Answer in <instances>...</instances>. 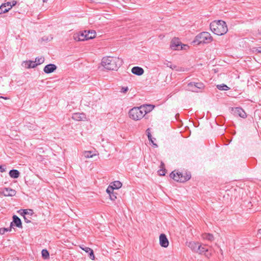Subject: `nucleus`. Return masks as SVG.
Listing matches in <instances>:
<instances>
[{"label": "nucleus", "mask_w": 261, "mask_h": 261, "mask_svg": "<svg viewBox=\"0 0 261 261\" xmlns=\"http://www.w3.org/2000/svg\"><path fill=\"white\" fill-rule=\"evenodd\" d=\"M123 60L114 57H103L102 59V65L108 70H117L122 65Z\"/></svg>", "instance_id": "1"}, {"label": "nucleus", "mask_w": 261, "mask_h": 261, "mask_svg": "<svg viewBox=\"0 0 261 261\" xmlns=\"http://www.w3.org/2000/svg\"><path fill=\"white\" fill-rule=\"evenodd\" d=\"M210 29L214 34L219 36L225 34L228 31L226 22L222 20L212 22L210 24Z\"/></svg>", "instance_id": "2"}, {"label": "nucleus", "mask_w": 261, "mask_h": 261, "mask_svg": "<svg viewBox=\"0 0 261 261\" xmlns=\"http://www.w3.org/2000/svg\"><path fill=\"white\" fill-rule=\"evenodd\" d=\"M213 38L209 33L203 32L195 37L193 42L199 44L201 43H208L211 42Z\"/></svg>", "instance_id": "3"}, {"label": "nucleus", "mask_w": 261, "mask_h": 261, "mask_svg": "<svg viewBox=\"0 0 261 261\" xmlns=\"http://www.w3.org/2000/svg\"><path fill=\"white\" fill-rule=\"evenodd\" d=\"M143 107H134L130 109L128 114L129 117L134 120L137 121L141 119L144 116Z\"/></svg>", "instance_id": "4"}, {"label": "nucleus", "mask_w": 261, "mask_h": 261, "mask_svg": "<svg viewBox=\"0 0 261 261\" xmlns=\"http://www.w3.org/2000/svg\"><path fill=\"white\" fill-rule=\"evenodd\" d=\"M170 176L175 181L184 182L190 179L191 174L187 172L184 174L180 172L175 173L173 171L170 173Z\"/></svg>", "instance_id": "5"}, {"label": "nucleus", "mask_w": 261, "mask_h": 261, "mask_svg": "<svg viewBox=\"0 0 261 261\" xmlns=\"http://www.w3.org/2000/svg\"><path fill=\"white\" fill-rule=\"evenodd\" d=\"M204 88L203 84L201 82H191L188 84L187 90L194 92H199Z\"/></svg>", "instance_id": "6"}, {"label": "nucleus", "mask_w": 261, "mask_h": 261, "mask_svg": "<svg viewBox=\"0 0 261 261\" xmlns=\"http://www.w3.org/2000/svg\"><path fill=\"white\" fill-rule=\"evenodd\" d=\"M186 45H181V43L177 39H174L172 41L170 47L173 50H179L185 49Z\"/></svg>", "instance_id": "7"}, {"label": "nucleus", "mask_w": 261, "mask_h": 261, "mask_svg": "<svg viewBox=\"0 0 261 261\" xmlns=\"http://www.w3.org/2000/svg\"><path fill=\"white\" fill-rule=\"evenodd\" d=\"M198 248L199 249L196 251V253L200 254H204L208 258L212 255V253L208 251V249L205 248V245H201L199 244Z\"/></svg>", "instance_id": "8"}, {"label": "nucleus", "mask_w": 261, "mask_h": 261, "mask_svg": "<svg viewBox=\"0 0 261 261\" xmlns=\"http://www.w3.org/2000/svg\"><path fill=\"white\" fill-rule=\"evenodd\" d=\"M86 31L75 33L73 36V39L76 41H83L87 40V36Z\"/></svg>", "instance_id": "9"}, {"label": "nucleus", "mask_w": 261, "mask_h": 261, "mask_svg": "<svg viewBox=\"0 0 261 261\" xmlns=\"http://www.w3.org/2000/svg\"><path fill=\"white\" fill-rule=\"evenodd\" d=\"M232 112L234 115L238 116L243 118L247 117L245 112L241 108H232Z\"/></svg>", "instance_id": "10"}, {"label": "nucleus", "mask_w": 261, "mask_h": 261, "mask_svg": "<svg viewBox=\"0 0 261 261\" xmlns=\"http://www.w3.org/2000/svg\"><path fill=\"white\" fill-rule=\"evenodd\" d=\"M159 240L160 244L162 247L166 248L168 246L169 241L165 234L162 233L160 236Z\"/></svg>", "instance_id": "11"}, {"label": "nucleus", "mask_w": 261, "mask_h": 261, "mask_svg": "<svg viewBox=\"0 0 261 261\" xmlns=\"http://www.w3.org/2000/svg\"><path fill=\"white\" fill-rule=\"evenodd\" d=\"M5 196H14L15 195L16 192L15 190L10 188H5L3 191L0 193Z\"/></svg>", "instance_id": "12"}, {"label": "nucleus", "mask_w": 261, "mask_h": 261, "mask_svg": "<svg viewBox=\"0 0 261 261\" xmlns=\"http://www.w3.org/2000/svg\"><path fill=\"white\" fill-rule=\"evenodd\" d=\"M57 67L53 64H49L46 65L43 69V71L46 73H50L56 70Z\"/></svg>", "instance_id": "13"}, {"label": "nucleus", "mask_w": 261, "mask_h": 261, "mask_svg": "<svg viewBox=\"0 0 261 261\" xmlns=\"http://www.w3.org/2000/svg\"><path fill=\"white\" fill-rule=\"evenodd\" d=\"M73 119L76 121H85L86 119V117L85 114L76 113H74L72 116Z\"/></svg>", "instance_id": "14"}, {"label": "nucleus", "mask_w": 261, "mask_h": 261, "mask_svg": "<svg viewBox=\"0 0 261 261\" xmlns=\"http://www.w3.org/2000/svg\"><path fill=\"white\" fill-rule=\"evenodd\" d=\"M18 228H22V224L20 219L16 215L13 216V221L11 223V227L13 225Z\"/></svg>", "instance_id": "15"}, {"label": "nucleus", "mask_w": 261, "mask_h": 261, "mask_svg": "<svg viewBox=\"0 0 261 261\" xmlns=\"http://www.w3.org/2000/svg\"><path fill=\"white\" fill-rule=\"evenodd\" d=\"M22 65L27 69L34 68L37 66L35 62L31 60L23 61L22 63Z\"/></svg>", "instance_id": "16"}, {"label": "nucleus", "mask_w": 261, "mask_h": 261, "mask_svg": "<svg viewBox=\"0 0 261 261\" xmlns=\"http://www.w3.org/2000/svg\"><path fill=\"white\" fill-rule=\"evenodd\" d=\"M199 243L198 242H189L187 243V246L194 252L196 253V251L199 249L198 248Z\"/></svg>", "instance_id": "17"}, {"label": "nucleus", "mask_w": 261, "mask_h": 261, "mask_svg": "<svg viewBox=\"0 0 261 261\" xmlns=\"http://www.w3.org/2000/svg\"><path fill=\"white\" fill-rule=\"evenodd\" d=\"M132 72L137 75H141L144 73V70L141 67L135 66L132 68Z\"/></svg>", "instance_id": "18"}, {"label": "nucleus", "mask_w": 261, "mask_h": 261, "mask_svg": "<svg viewBox=\"0 0 261 261\" xmlns=\"http://www.w3.org/2000/svg\"><path fill=\"white\" fill-rule=\"evenodd\" d=\"M141 107H144L143 111L145 115L151 111L154 108V106L152 105H143Z\"/></svg>", "instance_id": "19"}, {"label": "nucleus", "mask_w": 261, "mask_h": 261, "mask_svg": "<svg viewBox=\"0 0 261 261\" xmlns=\"http://www.w3.org/2000/svg\"><path fill=\"white\" fill-rule=\"evenodd\" d=\"M81 248L83 250H84L86 252L89 253V257L91 259L94 260L95 259L94 252L92 249H91L90 248L88 247H81Z\"/></svg>", "instance_id": "20"}, {"label": "nucleus", "mask_w": 261, "mask_h": 261, "mask_svg": "<svg viewBox=\"0 0 261 261\" xmlns=\"http://www.w3.org/2000/svg\"><path fill=\"white\" fill-rule=\"evenodd\" d=\"M19 172L16 169L11 170L9 172V175L11 177L13 178H17L19 176Z\"/></svg>", "instance_id": "21"}, {"label": "nucleus", "mask_w": 261, "mask_h": 261, "mask_svg": "<svg viewBox=\"0 0 261 261\" xmlns=\"http://www.w3.org/2000/svg\"><path fill=\"white\" fill-rule=\"evenodd\" d=\"M87 40L94 38L96 36V32L94 31H86Z\"/></svg>", "instance_id": "22"}, {"label": "nucleus", "mask_w": 261, "mask_h": 261, "mask_svg": "<svg viewBox=\"0 0 261 261\" xmlns=\"http://www.w3.org/2000/svg\"><path fill=\"white\" fill-rule=\"evenodd\" d=\"M110 185L112 186L113 188H114V189H119L122 187V183L118 180L115 181L111 183Z\"/></svg>", "instance_id": "23"}, {"label": "nucleus", "mask_w": 261, "mask_h": 261, "mask_svg": "<svg viewBox=\"0 0 261 261\" xmlns=\"http://www.w3.org/2000/svg\"><path fill=\"white\" fill-rule=\"evenodd\" d=\"M34 214L33 211L31 209L23 210L21 214L23 216H32Z\"/></svg>", "instance_id": "24"}, {"label": "nucleus", "mask_w": 261, "mask_h": 261, "mask_svg": "<svg viewBox=\"0 0 261 261\" xmlns=\"http://www.w3.org/2000/svg\"><path fill=\"white\" fill-rule=\"evenodd\" d=\"M202 237L203 239L207 240H209L211 241H212L214 240V237H213V234H211V233H203L202 235Z\"/></svg>", "instance_id": "25"}, {"label": "nucleus", "mask_w": 261, "mask_h": 261, "mask_svg": "<svg viewBox=\"0 0 261 261\" xmlns=\"http://www.w3.org/2000/svg\"><path fill=\"white\" fill-rule=\"evenodd\" d=\"M10 9L7 7L6 6H5L4 4H2L0 6V14H3L7 12Z\"/></svg>", "instance_id": "26"}, {"label": "nucleus", "mask_w": 261, "mask_h": 261, "mask_svg": "<svg viewBox=\"0 0 261 261\" xmlns=\"http://www.w3.org/2000/svg\"><path fill=\"white\" fill-rule=\"evenodd\" d=\"M44 58L43 57H37L35 59V64L37 66L42 64L44 62Z\"/></svg>", "instance_id": "27"}, {"label": "nucleus", "mask_w": 261, "mask_h": 261, "mask_svg": "<svg viewBox=\"0 0 261 261\" xmlns=\"http://www.w3.org/2000/svg\"><path fill=\"white\" fill-rule=\"evenodd\" d=\"M146 133H147V137H148V138L149 140L152 143V144L154 146L157 147L158 146L157 144L154 143L153 141L152 140V136H151V133H150V128H148L146 130Z\"/></svg>", "instance_id": "28"}, {"label": "nucleus", "mask_w": 261, "mask_h": 261, "mask_svg": "<svg viewBox=\"0 0 261 261\" xmlns=\"http://www.w3.org/2000/svg\"><path fill=\"white\" fill-rule=\"evenodd\" d=\"M217 88L220 90L227 91L229 89V88L225 84H220L217 85Z\"/></svg>", "instance_id": "29"}, {"label": "nucleus", "mask_w": 261, "mask_h": 261, "mask_svg": "<svg viewBox=\"0 0 261 261\" xmlns=\"http://www.w3.org/2000/svg\"><path fill=\"white\" fill-rule=\"evenodd\" d=\"M161 169L158 171V173L160 175H165V169L164 168V164L163 162H161Z\"/></svg>", "instance_id": "30"}, {"label": "nucleus", "mask_w": 261, "mask_h": 261, "mask_svg": "<svg viewBox=\"0 0 261 261\" xmlns=\"http://www.w3.org/2000/svg\"><path fill=\"white\" fill-rule=\"evenodd\" d=\"M95 154H92L91 151H86L84 152V155L86 158H90L93 157Z\"/></svg>", "instance_id": "31"}, {"label": "nucleus", "mask_w": 261, "mask_h": 261, "mask_svg": "<svg viewBox=\"0 0 261 261\" xmlns=\"http://www.w3.org/2000/svg\"><path fill=\"white\" fill-rule=\"evenodd\" d=\"M42 256L44 258H47L49 256V253L48 251L46 249H43L42 252Z\"/></svg>", "instance_id": "32"}, {"label": "nucleus", "mask_w": 261, "mask_h": 261, "mask_svg": "<svg viewBox=\"0 0 261 261\" xmlns=\"http://www.w3.org/2000/svg\"><path fill=\"white\" fill-rule=\"evenodd\" d=\"M11 230V227L10 226L9 228H2L0 229V233L3 234L6 231H10Z\"/></svg>", "instance_id": "33"}, {"label": "nucleus", "mask_w": 261, "mask_h": 261, "mask_svg": "<svg viewBox=\"0 0 261 261\" xmlns=\"http://www.w3.org/2000/svg\"><path fill=\"white\" fill-rule=\"evenodd\" d=\"M165 64L168 67H170V68L172 69H176V70H177L176 68H177V66L176 65H172L171 64V62H168L167 63H165Z\"/></svg>", "instance_id": "34"}, {"label": "nucleus", "mask_w": 261, "mask_h": 261, "mask_svg": "<svg viewBox=\"0 0 261 261\" xmlns=\"http://www.w3.org/2000/svg\"><path fill=\"white\" fill-rule=\"evenodd\" d=\"M114 188L112 187V186L110 185L107 189V192L109 194H113L114 191Z\"/></svg>", "instance_id": "35"}, {"label": "nucleus", "mask_w": 261, "mask_h": 261, "mask_svg": "<svg viewBox=\"0 0 261 261\" xmlns=\"http://www.w3.org/2000/svg\"><path fill=\"white\" fill-rule=\"evenodd\" d=\"M31 216H23V218H24V221L28 223H30L31 222V217H30Z\"/></svg>", "instance_id": "36"}, {"label": "nucleus", "mask_w": 261, "mask_h": 261, "mask_svg": "<svg viewBox=\"0 0 261 261\" xmlns=\"http://www.w3.org/2000/svg\"><path fill=\"white\" fill-rule=\"evenodd\" d=\"M128 90L127 87H123L121 88L120 92L122 93H126Z\"/></svg>", "instance_id": "37"}, {"label": "nucleus", "mask_w": 261, "mask_h": 261, "mask_svg": "<svg viewBox=\"0 0 261 261\" xmlns=\"http://www.w3.org/2000/svg\"><path fill=\"white\" fill-rule=\"evenodd\" d=\"M3 4L6 6L7 7L9 8L10 9L12 8L10 2L4 3Z\"/></svg>", "instance_id": "38"}, {"label": "nucleus", "mask_w": 261, "mask_h": 261, "mask_svg": "<svg viewBox=\"0 0 261 261\" xmlns=\"http://www.w3.org/2000/svg\"><path fill=\"white\" fill-rule=\"evenodd\" d=\"M110 195V199L112 200H115L116 199V196H115V195L114 194V193H113V194H111Z\"/></svg>", "instance_id": "39"}, {"label": "nucleus", "mask_w": 261, "mask_h": 261, "mask_svg": "<svg viewBox=\"0 0 261 261\" xmlns=\"http://www.w3.org/2000/svg\"><path fill=\"white\" fill-rule=\"evenodd\" d=\"M5 167L4 166L0 165V172H4L5 171Z\"/></svg>", "instance_id": "40"}, {"label": "nucleus", "mask_w": 261, "mask_h": 261, "mask_svg": "<svg viewBox=\"0 0 261 261\" xmlns=\"http://www.w3.org/2000/svg\"><path fill=\"white\" fill-rule=\"evenodd\" d=\"M10 3L11 4L12 7H13V6H15L17 2L15 0H12V1H10Z\"/></svg>", "instance_id": "41"}, {"label": "nucleus", "mask_w": 261, "mask_h": 261, "mask_svg": "<svg viewBox=\"0 0 261 261\" xmlns=\"http://www.w3.org/2000/svg\"><path fill=\"white\" fill-rule=\"evenodd\" d=\"M0 98H3V99H9L8 97H4V96H0Z\"/></svg>", "instance_id": "42"}, {"label": "nucleus", "mask_w": 261, "mask_h": 261, "mask_svg": "<svg viewBox=\"0 0 261 261\" xmlns=\"http://www.w3.org/2000/svg\"><path fill=\"white\" fill-rule=\"evenodd\" d=\"M258 234L261 235V229L258 230Z\"/></svg>", "instance_id": "43"}, {"label": "nucleus", "mask_w": 261, "mask_h": 261, "mask_svg": "<svg viewBox=\"0 0 261 261\" xmlns=\"http://www.w3.org/2000/svg\"><path fill=\"white\" fill-rule=\"evenodd\" d=\"M47 0H43V2L44 3H45V2H47Z\"/></svg>", "instance_id": "44"}]
</instances>
